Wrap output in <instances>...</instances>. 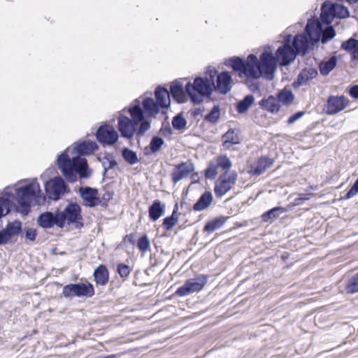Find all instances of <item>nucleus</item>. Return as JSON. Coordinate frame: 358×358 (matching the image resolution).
<instances>
[{
    "mask_svg": "<svg viewBox=\"0 0 358 358\" xmlns=\"http://www.w3.org/2000/svg\"><path fill=\"white\" fill-rule=\"evenodd\" d=\"M122 110H127L131 118L124 115L117 118V129L121 136L126 139H131L135 134L136 137L143 136L150 129V121L144 115L139 99H136L128 108Z\"/></svg>",
    "mask_w": 358,
    "mask_h": 358,
    "instance_id": "1",
    "label": "nucleus"
},
{
    "mask_svg": "<svg viewBox=\"0 0 358 358\" xmlns=\"http://www.w3.org/2000/svg\"><path fill=\"white\" fill-rule=\"evenodd\" d=\"M68 150L69 148L63 151L57 159V167L65 179L69 182H74L77 180V175L80 178H89L92 171L86 158L79 156L70 158Z\"/></svg>",
    "mask_w": 358,
    "mask_h": 358,
    "instance_id": "2",
    "label": "nucleus"
},
{
    "mask_svg": "<svg viewBox=\"0 0 358 358\" xmlns=\"http://www.w3.org/2000/svg\"><path fill=\"white\" fill-rule=\"evenodd\" d=\"M267 53H262L259 59L254 54H250L245 61L242 74L248 79L253 80L262 77L266 80L273 79V69Z\"/></svg>",
    "mask_w": 358,
    "mask_h": 358,
    "instance_id": "3",
    "label": "nucleus"
},
{
    "mask_svg": "<svg viewBox=\"0 0 358 358\" xmlns=\"http://www.w3.org/2000/svg\"><path fill=\"white\" fill-rule=\"evenodd\" d=\"M17 207V211L22 215H27L34 201L36 204H40L42 196L40 186L36 180L16 189Z\"/></svg>",
    "mask_w": 358,
    "mask_h": 358,
    "instance_id": "4",
    "label": "nucleus"
},
{
    "mask_svg": "<svg viewBox=\"0 0 358 358\" xmlns=\"http://www.w3.org/2000/svg\"><path fill=\"white\" fill-rule=\"evenodd\" d=\"M316 43L310 30V24L306 23L303 31L292 38V62L298 55L305 56L314 50Z\"/></svg>",
    "mask_w": 358,
    "mask_h": 358,
    "instance_id": "5",
    "label": "nucleus"
},
{
    "mask_svg": "<svg viewBox=\"0 0 358 358\" xmlns=\"http://www.w3.org/2000/svg\"><path fill=\"white\" fill-rule=\"evenodd\" d=\"M185 90L189 96L190 101L194 104H199L204 97L210 96L213 93L212 84L208 78L196 77L194 83L188 82Z\"/></svg>",
    "mask_w": 358,
    "mask_h": 358,
    "instance_id": "6",
    "label": "nucleus"
},
{
    "mask_svg": "<svg viewBox=\"0 0 358 358\" xmlns=\"http://www.w3.org/2000/svg\"><path fill=\"white\" fill-rule=\"evenodd\" d=\"M327 21L328 24L326 25L317 17H311L307 21L308 24H310V30L316 45L320 42L323 45L327 44L336 35L335 28L330 24L331 21Z\"/></svg>",
    "mask_w": 358,
    "mask_h": 358,
    "instance_id": "7",
    "label": "nucleus"
},
{
    "mask_svg": "<svg viewBox=\"0 0 358 358\" xmlns=\"http://www.w3.org/2000/svg\"><path fill=\"white\" fill-rule=\"evenodd\" d=\"M263 53H267L268 57L266 58L269 61L271 60L273 73L278 65L281 66H288L291 63V34L286 35L283 45L277 49L275 55L267 50H264Z\"/></svg>",
    "mask_w": 358,
    "mask_h": 358,
    "instance_id": "8",
    "label": "nucleus"
},
{
    "mask_svg": "<svg viewBox=\"0 0 358 358\" xmlns=\"http://www.w3.org/2000/svg\"><path fill=\"white\" fill-rule=\"evenodd\" d=\"M57 211L59 215L62 217V228L65 226L66 222L68 225L73 224L77 229H80L84 227L82 209L78 203L70 202L63 211L58 209Z\"/></svg>",
    "mask_w": 358,
    "mask_h": 358,
    "instance_id": "9",
    "label": "nucleus"
},
{
    "mask_svg": "<svg viewBox=\"0 0 358 358\" xmlns=\"http://www.w3.org/2000/svg\"><path fill=\"white\" fill-rule=\"evenodd\" d=\"M94 293L93 285L87 280L66 285L62 289V296L69 300H71L74 297L91 298Z\"/></svg>",
    "mask_w": 358,
    "mask_h": 358,
    "instance_id": "10",
    "label": "nucleus"
},
{
    "mask_svg": "<svg viewBox=\"0 0 358 358\" xmlns=\"http://www.w3.org/2000/svg\"><path fill=\"white\" fill-rule=\"evenodd\" d=\"M208 280V275L204 274H199L193 278L187 279L182 286L176 289L175 295L182 297L199 292L203 289Z\"/></svg>",
    "mask_w": 358,
    "mask_h": 358,
    "instance_id": "11",
    "label": "nucleus"
},
{
    "mask_svg": "<svg viewBox=\"0 0 358 358\" xmlns=\"http://www.w3.org/2000/svg\"><path fill=\"white\" fill-rule=\"evenodd\" d=\"M45 191L49 199L57 201L69 192V187L61 176H57L45 182Z\"/></svg>",
    "mask_w": 358,
    "mask_h": 358,
    "instance_id": "12",
    "label": "nucleus"
},
{
    "mask_svg": "<svg viewBox=\"0 0 358 358\" xmlns=\"http://www.w3.org/2000/svg\"><path fill=\"white\" fill-rule=\"evenodd\" d=\"M350 16V11L347 7L339 3L324 1L321 6L320 18L322 21L330 20V17L346 18Z\"/></svg>",
    "mask_w": 358,
    "mask_h": 358,
    "instance_id": "13",
    "label": "nucleus"
},
{
    "mask_svg": "<svg viewBox=\"0 0 358 358\" xmlns=\"http://www.w3.org/2000/svg\"><path fill=\"white\" fill-rule=\"evenodd\" d=\"M96 140L103 145H113L117 142L119 134L113 126L101 124L96 132Z\"/></svg>",
    "mask_w": 358,
    "mask_h": 358,
    "instance_id": "14",
    "label": "nucleus"
},
{
    "mask_svg": "<svg viewBox=\"0 0 358 358\" xmlns=\"http://www.w3.org/2000/svg\"><path fill=\"white\" fill-rule=\"evenodd\" d=\"M238 174L232 171L229 174L221 175L215 182L214 192L217 197H222L228 192L236 184Z\"/></svg>",
    "mask_w": 358,
    "mask_h": 358,
    "instance_id": "15",
    "label": "nucleus"
},
{
    "mask_svg": "<svg viewBox=\"0 0 358 358\" xmlns=\"http://www.w3.org/2000/svg\"><path fill=\"white\" fill-rule=\"evenodd\" d=\"M38 225L43 229H51L55 225L62 229V217L59 215L57 210L54 213L45 211L41 213L37 217Z\"/></svg>",
    "mask_w": 358,
    "mask_h": 358,
    "instance_id": "16",
    "label": "nucleus"
},
{
    "mask_svg": "<svg viewBox=\"0 0 358 358\" xmlns=\"http://www.w3.org/2000/svg\"><path fill=\"white\" fill-rule=\"evenodd\" d=\"M195 169L194 163L191 160L182 162L175 166L171 173V180L176 184L181 180L187 178Z\"/></svg>",
    "mask_w": 358,
    "mask_h": 358,
    "instance_id": "17",
    "label": "nucleus"
},
{
    "mask_svg": "<svg viewBox=\"0 0 358 358\" xmlns=\"http://www.w3.org/2000/svg\"><path fill=\"white\" fill-rule=\"evenodd\" d=\"M79 194L85 206L94 208L99 205L100 198L98 196V189L89 186L81 187L79 189Z\"/></svg>",
    "mask_w": 358,
    "mask_h": 358,
    "instance_id": "18",
    "label": "nucleus"
},
{
    "mask_svg": "<svg viewBox=\"0 0 358 358\" xmlns=\"http://www.w3.org/2000/svg\"><path fill=\"white\" fill-rule=\"evenodd\" d=\"M348 99L344 96H330L327 99L326 113L334 115L343 110L348 105Z\"/></svg>",
    "mask_w": 358,
    "mask_h": 358,
    "instance_id": "19",
    "label": "nucleus"
},
{
    "mask_svg": "<svg viewBox=\"0 0 358 358\" xmlns=\"http://www.w3.org/2000/svg\"><path fill=\"white\" fill-rule=\"evenodd\" d=\"M232 78L229 71H224L217 76L216 90L222 94H227L232 87Z\"/></svg>",
    "mask_w": 358,
    "mask_h": 358,
    "instance_id": "20",
    "label": "nucleus"
},
{
    "mask_svg": "<svg viewBox=\"0 0 358 358\" xmlns=\"http://www.w3.org/2000/svg\"><path fill=\"white\" fill-rule=\"evenodd\" d=\"M141 108L143 111L144 115L150 121V128L151 118L155 117L159 113L160 107L152 98L146 97L142 102Z\"/></svg>",
    "mask_w": 358,
    "mask_h": 358,
    "instance_id": "21",
    "label": "nucleus"
},
{
    "mask_svg": "<svg viewBox=\"0 0 358 358\" xmlns=\"http://www.w3.org/2000/svg\"><path fill=\"white\" fill-rule=\"evenodd\" d=\"M273 163V159L267 157L259 158L250 166L248 173L252 176H260L264 173Z\"/></svg>",
    "mask_w": 358,
    "mask_h": 358,
    "instance_id": "22",
    "label": "nucleus"
},
{
    "mask_svg": "<svg viewBox=\"0 0 358 358\" xmlns=\"http://www.w3.org/2000/svg\"><path fill=\"white\" fill-rule=\"evenodd\" d=\"M99 148L97 144L94 141H83L78 143L73 148L72 152L77 154L76 156L83 157L85 155L92 154Z\"/></svg>",
    "mask_w": 358,
    "mask_h": 358,
    "instance_id": "23",
    "label": "nucleus"
},
{
    "mask_svg": "<svg viewBox=\"0 0 358 358\" xmlns=\"http://www.w3.org/2000/svg\"><path fill=\"white\" fill-rule=\"evenodd\" d=\"M156 101L160 108L167 109L171 104L170 93L167 89L162 85H159L155 90Z\"/></svg>",
    "mask_w": 358,
    "mask_h": 358,
    "instance_id": "24",
    "label": "nucleus"
},
{
    "mask_svg": "<svg viewBox=\"0 0 358 358\" xmlns=\"http://www.w3.org/2000/svg\"><path fill=\"white\" fill-rule=\"evenodd\" d=\"M170 94L172 98L178 103H184L187 101V92L183 85L178 80H175L170 87Z\"/></svg>",
    "mask_w": 358,
    "mask_h": 358,
    "instance_id": "25",
    "label": "nucleus"
},
{
    "mask_svg": "<svg viewBox=\"0 0 358 358\" xmlns=\"http://www.w3.org/2000/svg\"><path fill=\"white\" fill-rule=\"evenodd\" d=\"M166 206L159 199H155L148 208V216L152 222H156L165 213Z\"/></svg>",
    "mask_w": 358,
    "mask_h": 358,
    "instance_id": "26",
    "label": "nucleus"
},
{
    "mask_svg": "<svg viewBox=\"0 0 358 358\" xmlns=\"http://www.w3.org/2000/svg\"><path fill=\"white\" fill-rule=\"evenodd\" d=\"M238 133V130L236 129H229L222 135V146L226 149H229L232 145L240 143L241 138Z\"/></svg>",
    "mask_w": 358,
    "mask_h": 358,
    "instance_id": "27",
    "label": "nucleus"
},
{
    "mask_svg": "<svg viewBox=\"0 0 358 358\" xmlns=\"http://www.w3.org/2000/svg\"><path fill=\"white\" fill-rule=\"evenodd\" d=\"M260 108L271 113H278L280 106L277 99L273 95H269L267 98H263L258 103Z\"/></svg>",
    "mask_w": 358,
    "mask_h": 358,
    "instance_id": "28",
    "label": "nucleus"
},
{
    "mask_svg": "<svg viewBox=\"0 0 358 358\" xmlns=\"http://www.w3.org/2000/svg\"><path fill=\"white\" fill-rule=\"evenodd\" d=\"M213 201V196L210 191H205L193 205L194 211H202L208 208Z\"/></svg>",
    "mask_w": 358,
    "mask_h": 358,
    "instance_id": "29",
    "label": "nucleus"
},
{
    "mask_svg": "<svg viewBox=\"0 0 358 358\" xmlns=\"http://www.w3.org/2000/svg\"><path fill=\"white\" fill-rule=\"evenodd\" d=\"M93 276L96 285L104 286L108 282L109 271L104 264H100L94 271Z\"/></svg>",
    "mask_w": 358,
    "mask_h": 358,
    "instance_id": "30",
    "label": "nucleus"
},
{
    "mask_svg": "<svg viewBox=\"0 0 358 358\" xmlns=\"http://www.w3.org/2000/svg\"><path fill=\"white\" fill-rule=\"evenodd\" d=\"M341 48L350 54L352 60L358 61V39L351 37L343 41Z\"/></svg>",
    "mask_w": 358,
    "mask_h": 358,
    "instance_id": "31",
    "label": "nucleus"
},
{
    "mask_svg": "<svg viewBox=\"0 0 358 358\" xmlns=\"http://www.w3.org/2000/svg\"><path fill=\"white\" fill-rule=\"evenodd\" d=\"M229 217L219 216L208 221L203 228V231L208 234L213 233L220 229L228 220Z\"/></svg>",
    "mask_w": 358,
    "mask_h": 358,
    "instance_id": "32",
    "label": "nucleus"
},
{
    "mask_svg": "<svg viewBox=\"0 0 358 358\" xmlns=\"http://www.w3.org/2000/svg\"><path fill=\"white\" fill-rule=\"evenodd\" d=\"M164 144V139L159 136H153L150 144L144 148V155L149 156L159 151Z\"/></svg>",
    "mask_w": 358,
    "mask_h": 358,
    "instance_id": "33",
    "label": "nucleus"
},
{
    "mask_svg": "<svg viewBox=\"0 0 358 358\" xmlns=\"http://www.w3.org/2000/svg\"><path fill=\"white\" fill-rule=\"evenodd\" d=\"M287 210V207L276 206L264 213L262 215V219L265 222H272L275 219L279 217Z\"/></svg>",
    "mask_w": 358,
    "mask_h": 358,
    "instance_id": "34",
    "label": "nucleus"
},
{
    "mask_svg": "<svg viewBox=\"0 0 358 358\" xmlns=\"http://www.w3.org/2000/svg\"><path fill=\"white\" fill-rule=\"evenodd\" d=\"M8 237L12 240L15 236H17L22 232V223L18 220L13 222H8L4 228Z\"/></svg>",
    "mask_w": 358,
    "mask_h": 358,
    "instance_id": "35",
    "label": "nucleus"
},
{
    "mask_svg": "<svg viewBox=\"0 0 358 358\" xmlns=\"http://www.w3.org/2000/svg\"><path fill=\"white\" fill-rule=\"evenodd\" d=\"M337 64L336 56L331 57L327 61H322L319 64V69L321 75L327 76Z\"/></svg>",
    "mask_w": 358,
    "mask_h": 358,
    "instance_id": "36",
    "label": "nucleus"
},
{
    "mask_svg": "<svg viewBox=\"0 0 358 358\" xmlns=\"http://www.w3.org/2000/svg\"><path fill=\"white\" fill-rule=\"evenodd\" d=\"M12 193H6L4 196H0V219L9 213L12 203L10 198H13Z\"/></svg>",
    "mask_w": 358,
    "mask_h": 358,
    "instance_id": "37",
    "label": "nucleus"
},
{
    "mask_svg": "<svg viewBox=\"0 0 358 358\" xmlns=\"http://www.w3.org/2000/svg\"><path fill=\"white\" fill-rule=\"evenodd\" d=\"M255 101V97L252 94H248L244 98L239 101L236 106V109L239 114L246 113L249 108Z\"/></svg>",
    "mask_w": 358,
    "mask_h": 358,
    "instance_id": "38",
    "label": "nucleus"
},
{
    "mask_svg": "<svg viewBox=\"0 0 358 358\" xmlns=\"http://www.w3.org/2000/svg\"><path fill=\"white\" fill-rule=\"evenodd\" d=\"M178 210V203H176L174 206L173 210L171 215L167 216L163 220L162 227H164V229L166 231L171 230L175 227V225L178 223V217L176 215Z\"/></svg>",
    "mask_w": 358,
    "mask_h": 358,
    "instance_id": "39",
    "label": "nucleus"
},
{
    "mask_svg": "<svg viewBox=\"0 0 358 358\" xmlns=\"http://www.w3.org/2000/svg\"><path fill=\"white\" fill-rule=\"evenodd\" d=\"M221 110L219 105H214L210 112L204 117V120L212 124H215L220 118Z\"/></svg>",
    "mask_w": 358,
    "mask_h": 358,
    "instance_id": "40",
    "label": "nucleus"
},
{
    "mask_svg": "<svg viewBox=\"0 0 358 358\" xmlns=\"http://www.w3.org/2000/svg\"><path fill=\"white\" fill-rule=\"evenodd\" d=\"M122 156L124 161L130 165H134L139 162L136 152L128 148H122Z\"/></svg>",
    "mask_w": 358,
    "mask_h": 358,
    "instance_id": "41",
    "label": "nucleus"
},
{
    "mask_svg": "<svg viewBox=\"0 0 358 358\" xmlns=\"http://www.w3.org/2000/svg\"><path fill=\"white\" fill-rule=\"evenodd\" d=\"M245 59L239 57H231L228 59V65L230 66L234 71L242 73Z\"/></svg>",
    "mask_w": 358,
    "mask_h": 358,
    "instance_id": "42",
    "label": "nucleus"
},
{
    "mask_svg": "<svg viewBox=\"0 0 358 358\" xmlns=\"http://www.w3.org/2000/svg\"><path fill=\"white\" fill-rule=\"evenodd\" d=\"M171 123L174 129L180 131L186 127L187 122L182 113H180L173 117Z\"/></svg>",
    "mask_w": 358,
    "mask_h": 358,
    "instance_id": "43",
    "label": "nucleus"
},
{
    "mask_svg": "<svg viewBox=\"0 0 358 358\" xmlns=\"http://www.w3.org/2000/svg\"><path fill=\"white\" fill-rule=\"evenodd\" d=\"M345 291L348 294L358 292V273L352 275L345 285Z\"/></svg>",
    "mask_w": 358,
    "mask_h": 358,
    "instance_id": "44",
    "label": "nucleus"
},
{
    "mask_svg": "<svg viewBox=\"0 0 358 358\" xmlns=\"http://www.w3.org/2000/svg\"><path fill=\"white\" fill-rule=\"evenodd\" d=\"M277 100L278 101V103H282L283 105H287L291 103V90H287V88L280 91L278 94Z\"/></svg>",
    "mask_w": 358,
    "mask_h": 358,
    "instance_id": "45",
    "label": "nucleus"
},
{
    "mask_svg": "<svg viewBox=\"0 0 358 358\" xmlns=\"http://www.w3.org/2000/svg\"><path fill=\"white\" fill-rule=\"evenodd\" d=\"M131 271L132 268L124 263H120L117 265V273L123 280H126Z\"/></svg>",
    "mask_w": 358,
    "mask_h": 358,
    "instance_id": "46",
    "label": "nucleus"
},
{
    "mask_svg": "<svg viewBox=\"0 0 358 358\" xmlns=\"http://www.w3.org/2000/svg\"><path fill=\"white\" fill-rule=\"evenodd\" d=\"M137 247L141 252H145L150 250V241L146 234L138 238Z\"/></svg>",
    "mask_w": 358,
    "mask_h": 358,
    "instance_id": "47",
    "label": "nucleus"
},
{
    "mask_svg": "<svg viewBox=\"0 0 358 358\" xmlns=\"http://www.w3.org/2000/svg\"><path fill=\"white\" fill-rule=\"evenodd\" d=\"M102 166L103 168V176H105L109 169H113L117 166V162L115 159H110L108 156H104L101 160Z\"/></svg>",
    "mask_w": 358,
    "mask_h": 358,
    "instance_id": "48",
    "label": "nucleus"
},
{
    "mask_svg": "<svg viewBox=\"0 0 358 358\" xmlns=\"http://www.w3.org/2000/svg\"><path fill=\"white\" fill-rule=\"evenodd\" d=\"M217 167H220L224 170H229L231 167V162L226 155H220L217 158Z\"/></svg>",
    "mask_w": 358,
    "mask_h": 358,
    "instance_id": "49",
    "label": "nucleus"
},
{
    "mask_svg": "<svg viewBox=\"0 0 358 358\" xmlns=\"http://www.w3.org/2000/svg\"><path fill=\"white\" fill-rule=\"evenodd\" d=\"M217 166L215 163L210 162L205 170V177L209 179H214L217 174Z\"/></svg>",
    "mask_w": 358,
    "mask_h": 358,
    "instance_id": "50",
    "label": "nucleus"
},
{
    "mask_svg": "<svg viewBox=\"0 0 358 358\" xmlns=\"http://www.w3.org/2000/svg\"><path fill=\"white\" fill-rule=\"evenodd\" d=\"M309 80L307 78L306 73L303 71L298 75L297 79L292 83L293 87H299L306 85Z\"/></svg>",
    "mask_w": 358,
    "mask_h": 358,
    "instance_id": "51",
    "label": "nucleus"
},
{
    "mask_svg": "<svg viewBox=\"0 0 358 358\" xmlns=\"http://www.w3.org/2000/svg\"><path fill=\"white\" fill-rule=\"evenodd\" d=\"M114 192L113 191H106L100 199L99 205L106 208L108 207V202L113 197Z\"/></svg>",
    "mask_w": 358,
    "mask_h": 358,
    "instance_id": "52",
    "label": "nucleus"
},
{
    "mask_svg": "<svg viewBox=\"0 0 358 358\" xmlns=\"http://www.w3.org/2000/svg\"><path fill=\"white\" fill-rule=\"evenodd\" d=\"M24 238L27 240L34 241L37 236V231L36 229L30 228V227H24Z\"/></svg>",
    "mask_w": 358,
    "mask_h": 358,
    "instance_id": "53",
    "label": "nucleus"
},
{
    "mask_svg": "<svg viewBox=\"0 0 358 358\" xmlns=\"http://www.w3.org/2000/svg\"><path fill=\"white\" fill-rule=\"evenodd\" d=\"M159 133L164 137L170 138L173 134V130L169 124H162Z\"/></svg>",
    "mask_w": 358,
    "mask_h": 358,
    "instance_id": "54",
    "label": "nucleus"
},
{
    "mask_svg": "<svg viewBox=\"0 0 358 358\" xmlns=\"http://www.w3.org/2000/svg\"><path fill=\"white\" fill-rule=\"evenodd\" d=\"M10 238L8 237L6 230L3 229L0 230V245H6L9 241H10Z\"/></svg>",
    "mask_w": 358,
    "mask_h": 358,
    "instance_id": "55",
    "label": "nucleus"
},
{
    "mask_svg": "<svg viewBox=\"0 0 358 358\" xmlns=\"http://www.w3.org/2000/svg\"><path fill=\"white\" fill-rule=\"evenodd\" d=\"M358 194V189L352 185L350 189L348 191L346 194L343 196V199H349Z\"/></svg>",
    "mask_w": 358,
    "mask_h": 358,
    "instance_id": "56",
    "label": "nucleus"
},
{
    "mask_svg": "<svg viewBox=\"0 0 358 358\" xmlns=\"http://www.w3.org/2000/svg\"><path fill=\"white\" fill-rule=\"evenodd\" d=\"M206 74H208L210 76L209 79H210V80L211 82V84H213V83L214 78H215V75L217 73V70L215 68H212L211 66H208L206 69Z\"/></svg>",
    "mask_w": 358,
    "mask_h": 358,
    "instance_id": "57",
    "label": "nucleus"
},
{
    "mask_svg": "<svg viewBox=\"0 0 358 358\" xmlns=\"http://www.w3.org/2000/svg\"><path fill=\"white\" fill-rule=\"evenodd\" d=\"M303 71L306 73L307 78L308 80L313 78L317 74V71L314 69H304Z\"/></svg>",
    "mask_w": 358,
    "mask_h": 358,
    "instance_id": "58",
    "label": "nucleus"
},
{
    "mask_svg": "<svg viewBox=\"0 0 358 358\" xmlns=\"http://www.w3.org/2000/svg\"><path fill=\"white\" fill-rule=\"evenodd\" d=\"M349 94L351 97L358 99V85L352 86L350 89Z\"/></svg>",
    "mask_w": 358,
    "mask_h": 358,
    "instance_id": "59",
    "label": "nucleus"
},
{
    "mask_svg": "<svg viewBox=\"0 0 358 358\" xmlns=\"http://www.w3.org/2000/svg\"><path fill=\"white\" fill-rule=\"evenodd\" d=\"M204 110V108H196L194 110H190L191 115L196 118L198 115H201L202 112Z\"/></svg>",
    "mask_w": 358,
    "mask_h": 358,
    "instance_id": "60",
    "label": "nucleus"
},
{
    "mask_svg": "<svg viewBox=\"0 0 358 358\" xmlns=\"http://www.w3.org/2000/svg\"><path fill=\"white\" fill-rule=\"evenodd\" d=\"M303 115H304L303 111H299V112L295 113L294 114H292V122L300 119Z\"/></svg>",
    "mask_w": 358,
    "mask_h": 358,
    "instance_id": "61",
    "label": "nucleus"
},
{
    "mask_svg": "<svg viewBox=\"0 0 358 358\" xmlns=\"http://www.w3.org/2000/svg\"><path fill=\"white\" fill-rule=\"evenodd\" d=\"M192 182H197L199 180V177L197 173H192Z\"/></svg>",
    "mask_w": 358,
    "mask_h": 358,
    "instance_id": "62",
    "label": "nucleus"
},
{
    "mask_svg": "<svg viewBox=\"0 0 358 358\" xmlns=\"http://www.w3.org/2000/svg\"><path fill=\"white\" fill-rule=\"evenodd\" d=\"M251 90L253 91L254 92L256 91H259V84L256 83V84L253 85L252 88H251Z\"/></svg>",
    "mask_w": 358,
    "mask_h": 358,
    "instance_id": "63",
    "label": "nucleus"
},
{
    "mask_svg": "<svg viewBox=\"0 0 358 358\" xmlns=\"http://www.w3.org/2000/svg\"><path fill=\"white\" fill-rule=\"evenodd\" d=\"M126 238H127L128 241L129 243H131V244H134V241L133 239V235L132 234H130V235H128L126 236Z\"/></svg>",
    "mask_w": 358,
    "mask_h": 358,
    "instance_id": "64",
    "label": "nucleus"
}]
</instances>
